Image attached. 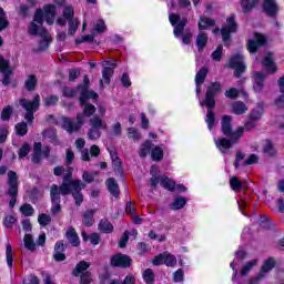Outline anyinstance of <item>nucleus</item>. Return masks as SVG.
Wrapping results in <instances>:
<instances>
[{
    "mask_svg": "<svg viewBox=\"0 0 284 284\" xmlns=\"http://www.w3.org/2000/svg\"><path fill=\"white\" fill-rule=\"evenodd\" d=\"M90 99H93V101H97L99 98H94L92 95H84L79 98V104L80 108H82V113H78L75 115V121L72 118L68 116H62V130H65L69 134H72L74 132H79L85 123V118L87 119H92L94 114L97 113V106L94 104L88 102Z\"/></svg>",
    "mask_w": 284,
    "mask_h": 284,
    "instance_id": "1",
    "label": "nucleus"
},
{
    "mask_svg": "<svg viewBox=\"0 0 284 284\" xmlns=\"http://www.w3.org/2000/svg\"><path fill=\"white\" fill-rule=\"evenodd\" d=\"M83 187V181L72 180V172L67 173L63 176L61 185L52 184L50 189V199H51V214H59L61 212V195L68 196L72 193V190H79Z\"/></svg>",
    "mask_w": 284,
    "mask_h": 284,
    "instance_id": "2",
    "label": "nucleus"
},
{
    "mask_svg": "<svg viewBox=\"0 0 284 284\" xmlns=\"http://www.w3.org/2000/svg\"><path fill=\"white\" fill-rule=\"evenodd\" d=\"M219 92H221V82H211L206 89L204 100L200 102L201 106L205 105L207 108L205 123L210 131L214 130V125H216L214 108H216V94H219Z\"/></svg>",
    "mask_w": 284,
    "mask_h": 284,
    "instance_id": "3",
    "label": "nucleus"
},
{
    "mask_svg": "<svg viewBox=\"0 0 284 284\" xmlns=\"http://www.w3.org/2000/svg\"><path fill=\"white\" fill-rule=\"evenodd\" d=\"M45 14L43 9H37L33 16V21L29 26V34L31 37H50L48 29L43 28Z\"/></svg>",
    "mask_w": 284,
    "mask_h": 284,
    "instance_id": "4",
    "label": "nucleus"
},
{
    "mask_svg": "<svg viewBox=\"0 0 284 284\" xmlns=\"http://www.w3.org/2000/svg\"><path fill=\"white\" fill-rule=\"evenodd\" d=\"M8 186L9 189L7 194L11 197L9 201V207L12 210L17 205V197L19 196V175H17V172H8Z\"/></svg>",
    "mask_w": 284,
    "mask_h": 284,
    "instance_id": "5",
    "label": "nucleus"
},
{
    "mask_svg": "<svg viewBox=\"0 0 284 284\" xmlns=\"http://www.w3.org/2000/svg\"><path fill=\"white\" fill-rule=\"evenodd\" d=\"M227 68L234 70L235 79H241L243 74H245L247 70V65H245V57L241 53H234L227 62Z\"/></svg>",
    "mask_w": 284,
    "mask_h": 284,
    "instance_id": "6",
    "label": "nucleus"
},
{
    "mask_svg": "<svg viewBox=\"0 0 284 284\" xmlns=\"http://www.w3.org/2000/svg\"><path fill=\"white\" fill-rule=\"evenodd\" d=\"M89 123L91 128L88 131V139L90 141H97L101 139V131L100 130H106L108 123L101 119L99 115H94L93 118L89 119Z\"/></svg>",
    "mask_w": 284,
    "mask_h": 284,
    "instance_id": "7",
    "label": "nucleus"
},
{
    "mask_svg": "<svg viewBox=\"0 0 284 284\" xmlns=\"http://www.w3.org/2000/svg\"><path fill=\"white\" fill-rule=\"evenodd\" d=\"M221 132L223 136H233L241 139L243 136V126H239L235 131L232 128V115H223L221 120Z\"/></svg>",
    "mask_w": 284,
    "mask_h": 284,
    "instance_id": "8",
    "label": "nucleus"
},
{
    "mask_svg": "<svg viewBox=\"0 0 284 284\" xmlns=\"http://www.w3.org/2000/svg\"><path fill=\"white\" fill-rule=\"evenodd\" d=\"M133 260L130 255L123 253H115L110 257V265L119 270H130Z\"/></svg>",
    "mask_w": 284,
    "mask_h": 284,
    "instance_id": "9",
    "label": "nucleus"
},
{
    "mask_svg": "<svg viewBox=\"0 0 284 284\" xmlns=\"http://www.w3.org/2000/svg\"><path fill=\"white\" fill-rule=\"evenodd\" d=\"M239 32V23L236 22V16H230L226 18V23L221 29V37H232Z\"/></svg>",
    "mask_w": 284,
    "mask_h": 284,
    "instance_id": "10",
    "label": "nucleus"
},
{
    "mask_svg": "<svg viewBox=\"0 0 284 284\" xmlns=\"http://www.w3.org/2000/svg\"><path fill=\"white\" fill-rule=\"evenodd\" d=\"M240 139H236L234 136H226V138H217L215 140V145L222 154H227V151L233 148V145H236L239 143Z\"/></svg>",
    "mask_w": 284,
    "mask_h": 284,
    "instance_id": "11",
    "label": "nucleus"
},
{
    "mask_svg": "<svg viewBox=\"0 0 284 284\" xmlns=\"http://www.w3.org/2000/svg\"><path fill=\"white\" fill-rule=\"evenodd\" d=\"M262 10L266 17H270V19H276V17H278L280 9L276 0H264L262 3Z\"/></svg>",
    "mask_w": 284,
    "mask_h": 284,
    "instance_id": "12",
    "label": "nucleus"
},
{
    "mask_svg": "<svg viewBox=\"0 0 284 284\" xmlns=\"http://www.w3.org/2000/svg\"><path fill=\"white\" fill-rule=\"evenodd\" d=\"M253 90L255 94H261L263 92V89L265 88V79H267V75L261 71H257L253 73Z\"/></svg>",
    "mask_w": 284,
    "mask_h": 284,
    "instance_id": "13",
    "label": "nucleus"
},
{
    "mask_svg": "<svg viewBox=\"0 0 284 284\" xmlns=\"http://www.w3.org/2000/svg\"><path fill=\"white\" fill-rule=\"evenodd\" d=\"M54 254H53V258L57 263H63V261H65V252L68 250V243L63 242V240H60L58 242H55L54 244Z\"/></svg>",
    "mask_w": 284,
    "mask_h": 284,
    "instance_id": "14",
    "label": "nucleus"
},
{
    "mask_svg": "<svg viewBox=\"0 0 284 284\" xmlns=\"http://www.w3.org/2000/svg\"><path fill=\"white\" fill-rule=\"evenodd\" d=\"M20 105L26 110V112H37L41 105V97L36 94L32 101L22 99L20 100Z\"/></svg>",
    "mask_w": 284,
    "mask_h": 284,
    "instance_id": "15",
    "label": "nucleus"
},
{
    "mask_svg": "<svg viewBox=\"0 0 284 284\" xmlns=\"http://www.w3.org/2000/svg\"><path fill=\"white\" fill-rule=\"evenodd\" d=\"M78 92H80V97H93L99 98V93L90 90V78L84 75L83 83L78 84Z\"/></svg>",
    "mask_w": 284,
    "mask_h": 284,
    "instance_id": "16",
    "label": "nucleus"
},
{
    "mask_svg": "<svg viewBox=\"0 0 284 284\" xmlns=\"http://www.w3.org/2000/svg\"><path fill=\"white\" fill-rule=\"evenodd\" d=\"M264 114H265V103L257 102L256 106L251 110L247 119H251L252 121H255L256 123H258V121L263 119Z\"/></svg>",
    "mask_w": 284,
    "mask_h": 284,
    "instance_id": "17",
    "label": "nucleus"
},
{
    "mask_svg": "<svg viewBox=\"0 0 284 284\" xmlns=\"http://www.w3.org/2000/svg\"><path fill=\"white\" fill-rule=\"evenodd\" d=\"M267 44V38L257 37L255 40L247 41V50L251 54H256L258 52V48H263V45Z\"/></svg>",
    "mask_w": 284,
    "mask_h": 284,
    "instance_id": "18",
    "label": "nucleus"
},
{
    "mask_svg": "<svg viewBox=\"0 0 284 284\" xmlns=\"http://www.w3.org/2000/svg\"><path fill=\"white\" fill-rule=\"evenodd\" d=\"M276 267V260L274 257H268L262 265L258 275L255 278L263 280L265 278V274L272 272Z\"/></svg>",
    "mask_w": 284,
    "mask_h": 284,
    "instance_id": "19",
    "label": "nucleus"
},
{
    "mask_svg": "<svg viewBox=\"0 0 284 284\" xmlns=\"http://www.w3.org/2000/svg\"><path fill=\"white\" fill-rule=\"evenodd\" d=\"M50 43H52V37H43L38 41V47H33L31 50L33 54H41L50 48Z\"/></svg>",
    "mask_w": 284,
    "mask_h": 284,
    "instance_id": "20",
    "label": "nucleus"
},
{
    "mask_svg": "<svg viewBox=\"0 0 284 284\" xmlns=\"http://www.w3.org/2000/svg\"><path fill=\"white\" fill-rule=\"evenodd\" d=\"M42 10L44 12V21H47L48 26H52L54 17H57V6L45 4Z\"/></svg>",
    "mask_w": 284,
    "mask_h": 284,
    "instance_id": "21",
    "label": "nucleus"
},
{
    "mask_svg": "<svg viewBox=\"0 0 284 284\" xmlns=\"http://www.w3.org/2000/svg\"><path fill=\"white\" fill-rule=\"evenodd\" d=\"M106 187L111 196L114 199H121V187H119V183L114 178H109L106 180Z\"/></svg>",
    "mask_w": 284,
    "mask_h": 284,
    "instance_id": "22",
    "label": "nucleus"
},
{
    "mask_svg": "<svg viewBox=\"0 0 284 284\" xmlns=\"http://www.w3.org/2000/svg\"><path fill=\"white\" fill-rule=\"evenodd\" d=\"M209 72L210 70L207 69V67H202L195 74V85L197 87V94H201V88H199V85H203V83H205V79H207Z\"/></svg>",
    "mask_w": 284,
    "mask_h": 284,
    "instance_id": "23",
    "label": "nucleus"
},
{
    "mask_svg": "<svg viewBox=\"0 0 284 284\" xmlns=\"http://www.w3.org/2000/svg\"><path fill=\"white\" fill-rule=\"evenodd\" d=\"M82 185H80V187H78V189L71 187L70 194L73 196V201H74L77 207H81V205L83 204V192H81V191L85 190V187H88V184H85L84 182H82Z\"/></svg>",
    "mask_w": 284,
    "mask_h": 284,
    "instance_id": "24",
    "label": "nucleus"
},
{
    "mask_svg": "<svg viewBox=\"0 0 284 284\" xmlns=\"http://www.w3.org/2000/svg\"><path fill=\"white\" fill-rule=\"evenodd\" d=\"M110 156L115 174L123 176V161H121V158H119V154L116 152H110Z\"/></svg>",
    "mask_w": 284,
    "mask_h": 284,
    "instance_id": "25",
    "label": "nucleus"
},
{
    "mask_svg": "<svg viewBox=\"0 0 284 284\" xmlns=\"http://www.w3.org/2000/svg\"><path fill=\"white\" fill-rule=\"evenodd\" d=\"M65 239L69 241V243L72 245V247H79L81 245V241L79 240V234L77 233V230L72 226H70L65 232Z\"/></svg>",
    "mask_w": 284,
    "mask_h": 284,
    "instance_id": "26",
    "label": "nucleus"
},
{
    "mask_svg": "<svg viewBox=\"0 0 284 284\" xmlns=\"http://www.w3.org/2000/svg\"><path fill=\"white\" fill-rule=\"evenodd\" d=\"M98 230L101 232V234H112L114 232V225H112V222L108 219L100 220L98 224Z\"/></svg>",
    "mask_w": 284,
    "mask_h": 284,
    "instance_id": "27",
    "label": "nucleus"
},
{
    "mask_svg": "<svg viewBox=\"0 0 284 284\" xmlns=\"http://www.w3.org/2000/svg\"><path fill=\"white\" fill-rule=\"evenodd\" d=\"M262 65L265 68L266 71H268L270 74H276L278 72V67H276V62L272 60V57L266 55L262 60Z\"/></svg>",
    "mask_w": 284,
    "mask_h": 284,
    "instance_id": "28",
    "label": "nucleus"
},
{
    "mask_svg": "<svg viewBox=\"0 0 284 284\" xmlns=\"http://www.w3.org/2000/svg\"><path fill=\"white\" fill-rule=\"evenodd\" d=\"M214 26H216V21L205 16H201L197 22V28L200 31L207 30L209 28H214Z\"/></svg>",
    "mask_w": 284,
    "mask_h": 284,
    "instance_id": "29",
    "label": "nucleus"
},
{
    "mask_svg": "<svg viewBox=\"0 0 284 284\" xmlns=\"http://www.w3.org/2000/svg\"><path fill=\"white\" fill-rule=\"evenodd\" d=\"M108 30V26H105V20L99 19L93 24V33L85 34L84 37H94V34H103Z\"/></svg>",
    "mask_w": 284,
    "mask_h": 284,
    "instance_id": "30",
    "label": "nucleus"
},
{
    "mask_svg": "<svg viewBox=\"0 0 284 284\" xmlns=\"http://www.w3.org/2000/svg\"><path fill=\"white\" fill-rule=\"evenodd\" d=\"M160 185L169 192H174V190H176V181L170 179L168 175L160 179Z\"/></svg>",
    "mask_w": 284,
    "mask_h": 284,
    "instance_id": "31",
    "label": "nucleus"
},
{
    "mask_svg": "<svg viewBox=\"0 0 284 284\" xmlns=\"http://www.w3.org/2000/svg\"><path fill=\"white\" fill-rule=\"evenodd\" d=\"M38 83L39 79H37V75L29 74L27 80L24 81V90H27V92H34V90H37Z\"/></svg>",
    "mask_w": 284,
    "mask_h": 284,
    "instance_id": "32",
    "label": "nucleus"
},
{
    "mask_svg": "<svg viewBox=\"0 0 284 284\" xmlns=\"http://www.w3.org/2000/svg\"><path fill=\"white\" fill-rule=\"evenodd\" d=\"M88 270H90V263L82 260L73 268L72 276L79 277L81 274H84V272H88Z\"/></svg>",
    "mask_w": 284,
    "mask_h": 284,
    "instance_id": "33",
    "label": "nucleus"
},
{
    "mask_svg": "<svg viewBox=\"0 0 284 284\" xmlns=\"http://www.w3.org/2000/svg\"><path fill=\"white\" fill-rule=\"evenodd\" d=\"M94 214H97V210L91 209L83 213L82 223L85 227H92L94 225Z\"/></svg>",
    "mask_w": 284,
    "mask_h": 284,
    "instance_id": "34",
    "label": "nucleus"
},
{
    "mask_svg": "<svg viewBox=\"0 0 284 284\" xmlns=\"http://www.w3.org/2000/svg\"><path fill=\"white\" fill-rule=\"evenodd\" d=\"M153 148L154 143H152V141L150 140H146L144 143H142L139 152L140 159H145L148 156V153L152 152Z\"/></svg>",
    "mask_w": 284,
    "mask_h": 284,
    "instance_id": "35",
    "label": "nucleus"
},
{
    "mask_svg": "<svg viewBox=\"0 0 284 284\" xmlns=\"http://www.w3.org/2000/svg\"><path fill=\"white\" fill-rule=\"evenodd\" d=\"M260 1L261 0H242L241 1L242 12H244V14H247V12H252V10H254V8L258 6Z\"/></svg>",
    "mask_w": 284,
    "mask_h": 284,
    "instance_id": "36",
    "label": "nucleus"
},
{
    "mask_svg": "<svg viewBox=\"0 0 284 284\" xmlns=\"http://www.w3.org/2000/svg\"><path fill=\"white\" fill-rule=\"evenodd\" d=\"M247 112V105L242 101H236L232 104V113L241 116V114H245Z\"/></svg>",
    "mask_w": 284,
    "mask_h": 284,
    "instance_id": "37",
    "label": "nucleus"
},
{
    "mask_svg": "<svg viewBox=\"0 0 284 284\" xmlns=\"http://www.w3.org/2000/svg\"><path fill=\"white\" fill-rule=\"evenodd\" d=\"M74 43L75 45H81V43H89L94 48V45H99L101 41L97 40L95 37H82V38H77Z\"/></svg>",
    "mask_w": 284,
    "mask_h": 284,
    "instance_id": "38",
    "label": "nucleus"
},
{
    "mask_svg": "<svg viewBox=\"0 0 284 284\" xmlns=\"http://www.w3.org/2000/svg\"><path fill=\"white\" fill-rule=\"evenodd\" d=\"M256 265H258V260H251L246 262L240 271L241 276H247V274H250L252 268L256 267Z\"/></svg>",
    "mask_w": 284,
    "mask_h": 284,
    "instance_id": "39",
    "label": "nucleus"
},
{
    "mask_svg": "<svg viewBox=\"0 0 284 284\" xmlns=\"http://www.w3.org/2000/svg\"><path fill=\"white\" fill-rule=\"evenodd\" d=\"M6 260L9 270L14 265V256L12 255V244L8 243L6 246Z\"/></svg>",
    "mask_w": 284,
    "mask_h": 284,
    "instance_id": "40",
    "label": "nucleus"
},
{
    "mask_svg": "<svg viewBox=\"0 0 284 284\" xmlns=\"http://www.w3.org/2000/svg\"><path fill=\"white\" fill-rule=\"evenodd\" d=\"M163 156H164L163 148L154 146L151 150V159H152V161L161 162V161H163Z\"/></svg>",
    "mask_w": 284,
    "mask_h": 284,
    "instance_id": "41",
    "label": "nucleus"
},
{
    "mask_svg": "<svg viewBox=\"0 0 284 284\" xmlns=\"http://www.w3.org/2000/svg\"><path fill=\"white\" fill-rule=\"evenodd\" d=\"M260 227H262L263 230H274V227H276V224L270 221V217H267L266 215H262L260 217Z\"/></svg>",
    "mask_w": 284,
    "mask_h": 284,
    "instance_id": "42",
    "label": "nucleus"
},
{
    "mask_svg": "<svg viewBox=\"0 0 284 284\" xmlns=\"http://www.w3.org/2000/svg\"><path fill=\"white\" fill-rule=\"evenodd\" d=\"M142 278L146 284H154L156 275L152 268H146L142 274Z\"/></svg>",
    "mask_w": 284,
    "mask_h": 284,
    "instance_id": "43",
    "label": "nucleus"
},
{
    "mask_svg": "<svg viewBox=\"0 0 284 284\" xmlns=\"http://www.w3.org/2000/svg\"><path fill=\"white\" fill-rule=\"evenodd\" d=\"M24 247L29 250V252H34L37 250V243H34V239H32L31 234L24 235Z\"/></svg>",
    "mask_w": 284,
    "mask_h": 284,
    "instance_id": "44",
    "label": "nucleus"
},
{
    "mask_svg": "<svg viewBox=\"0 0 284 284\" xmlns=\"http://www.w3.org/2000/svg\"><path fill=\"white\" fill-rule=\"evenodd\" d=\"M164 265L166 267H175L176 266V256L172 255V253L165 251L164 252Z\"/></svg>",
    "mask_w": 284,
    "mask_h": 284,
    "instance_id": "45",
    "label": "nucleus"
},
{
    "mask_svg": "<svg viewBox=\"0 0 284 284\" xmlns=\"http://www.w3.org/2000/svg\"><path fill=\"white\" fill-rule=\"evenodd\" d=\"M112 77H114V70L110 67H104L102 70V79L106 85H110Z\"/></svg>",
    "mask_w": 284,
    "mask_h": 284,
    "instance_id": "46",
    "label": "nucleus"
},
{
    "mask_svg": "<svg viewBox=\"0 0 284 284\" xmlns=\"http://www.w3.org/2000/svg\"><path fill=\"white\" fill-rule=\"evenodd\" d=\"M69 30H68V34L69 37H74V34H77V31L79 30V18H75L73 20H69Z\"/></svg>",
    "mask_w": 284,
    "mask_h": 284,
    "instance_id": "47",
    "label": "nucleus"
},
{
    "mask_svg": "<svg viewBox=\"0 0 284 284\" xmlns=\"http://www.w3.org/2000/svg\"><path fill=\"white\" fill-rule=\"evenodd\" d=\"M263 152L264 154H267V156H276V149H274V144L270 140H266L263 146Z\"/></svg>",
    "mask_w": 284,
    "mask_h": 284,
    "instance_id": "48",
    "label": "nucleus"
},
{
    "mask_svg": "<svg viewBox=\"0 0 284 284\" xmlns=\"http://www.w3.org/2000/svg\"><path fill=\"white\" fill-rule=\"evenodd\" d=\"M14 130L18 136H26V134H28V123L19 122L16 124Z\"/></svg>",
    "mask_w": 284,
    "mask_h": 284,
    "instance_id": "49",
    "label": "nucleus"
},
{
    "mask_svg": "<svg viewBox=\"0 0 284 284\" xmlns=\"http://www.w3.org/2000/svg\"><path fill=\"white\" fill-rule=\"evenodd\" d=\"M43 105L44 108H52L59 103V95H49L47 98H43Z\"/></svg>",
    "mask_w": 284,
    "mask_h": 284,
    "instance_id": "50",
    "label": "nucleus"
},
{
    "mask_svg": "<svg viewBox=\"0 0 284 284\" xmlns=\"http://www.w3.org/2000/svg\"><path fill=\"white\" fill-rule=\"evenodd\" d=\"M230 185H231V190H233V192H239V190H243V182H241V180H239V176L230 178Z\"/></svg>",
    "mask_w": 284,
    "mask_h": 284,
    "instance_id": "51",
    "label": "nucleus"
},
{
    "mask_svg": "<svg viewBox=\"0 0 284 284\" xmlns=\"http://www.w3.org/2000/svg\"><path fill=\"white\" fill-rule=\"evenodd\" d=\"M186 204L187 200L185 197H176L171 204V210H183Z\"/></svg>",
    "mask_w": 284,
    "mask_h": 284,
    "instance_id": "52",
    "label": "nucleus"
},
{
    "mask_svg": "<svg viewBox=\"0 0 284 284\" xmlns=\"http://www.w3.org/2000/svg\"><path fill=\"white\" fill-rule=\"evenodd\" d=\"M13 112L14 110L12 109V106L10 105L4 106L1 111V121H10Z\"/></svg>",
    "mask_w": 284,
    "mask_h": 284,
    "instance_id": "53",
    "label": "nucleus"
},
{
    "mask_svg": "<svg viewBox=\"0 0 284 284\" xmlns=\"http://www.w3.org/2000/svg\"><path fill=\"white\" fill-rule=\"evenodd\" d=\"M152 265H154L155 267H161V265H165V252L155 255L152 260Z\"/></svg>",
    "mask_w": 284,
    "mask_h": 284,
    "instance_id": "54",
    "label": "nucleus"
},
{
    "mask_svg": "<svg viewBox=\"0 0 284 284\" xmlns=\"http://www.w3.org/2000/svg\"><path fill=\"white\" fill-rule=\"evenodd\" d=\"M62 17H64V19H67V21H72V20L77 19V18H74V8H72L71 6L64 7Z\"/></svg>",
    "mask_w": 284,
    "mask_h": 284,
    "instance_id": "55",
    "label": "nucleus"
},
{
    "mask_svg": "<svg viewBox=\"0 0 284 284\" xmlns=\"http://www.w3.org/2000/svg\"><path fill=\"white\" fill-rule=\"evenodd\" d=\"M20 212L23 214V216H33L34 207H32L29 203H26L20 206Z\"/></svg>",
    "mask_w": 284,
    "mask_h": 284,
    "instance_id": "56",
    "label": "nucleus"
},
{
    "mask_svg": "<svg viewBox=\"0 0 284 284\" xmlns=\"http://www.w3.org/2000/svg\"><path fill=\"white\" fill-rule=\"evenodd\" d=\"M38 223L42 227H45V225H50V223H52V217L49 214L42 213L38 216Z\"/></svg>",
    "mask_w": 284,
    "mask_h": 284,
    "instance_id": "57",
    "label": "nucleus"
},
{
    "mask_svg": "<svg viewBox=\"0 0 284 284\" xmlns=\"http://www.w3.org/2000/svg\"><path fill=\"white\" fill-rule=\"evenodd\" d=\"M13 70L12 67H10V60L3 59V55H0V73L9 72Z\"/></svg>",
    "mask_w": 284,
    "mask_h": 284,
    "instance_id": "58",
    "label": "nucleus"
},
{
    "mask_svg": "<svg viewBox=\"0 0 284 284\" xmlns=\"http://www.w3.org/2000/svg\"><path fill=\"white\" fill-rule=\"evenodd\" d=\"M128 138L133 141H141V133L135 128L131 126L128 129Z\"/></svg>",
    "mask_w": 284,
    "mask_h": 284,
    "instance_id": "59",
    "label": "nucleus"
},
{
    "mask_svg": "<svg viewBox=\"0 0 284 284\" xmlns=\"http://www.w3.org/2000/svg\"><path fill=\"white\" fill-rule=\"evenodd\" d=\"M211 58L217 62L223 59V44L217 45L216 50L212 52Z\"/></svg>",
    "mask_w": 284,
    "mask_h": 284,
    "instance_id": "60",
    "label": "nucleus"
},
{
    "mask_svg": "<svg viewBox=\"0 0 284 284\" xmlns=\"http://www.w3.org/2000/svg\"><path fill=\"white\" fill-rule=\"evenodd\" d=\"M17 223V217L13 215H6L3 219V225L7 230L12 229V226Z\"/></svg>",
    "mask_w": 284,
    "mask_h": 284,
    "instance_id": "61",
    "label": "nucleus"
},
{
    "mask_svg": "<svg viewBox=\"0 0 284 284\" xmlns=\"http://www.w3.org/2000/svg\"><path fill=\"white\" fill-rule=\"evenodd\" d=\"M226 99H231L234 101V99H239V94H241V91L236 88H231L225 91Z\"/></svg>",
    "mask_w": 284,
    "mask_h": 284,
    "instance_id": "62",
    "label": "nucleus"
},
{
    "mask_svg": "<svg viewBox=\"0 0 284 284\" xmlns=\"http://www.w3.org/2000/svg\"><path fill=\"white\" fill-rule=\"evenodd\" d=\"M28 154H30V144L29 143H24L19 149L18 156H19V159H26V156H28Z\"/></svg>",
    "mask_w": 284,
    "mask_h": 284,
    "instance_id": "63",
    "label": "nucleus"
},
{
    "mask_svg": "<svg viewBox=\"0 0 284 284\" xmlns=\"http://www.w3.org/2000/svg\"><path fill=\"white\" fill-rule=\"evenodd\" d=\"M92 283V272L87 271L80 275V284H91Z\"/></svg>",
    "mask_w": 284,
    "mask_h": 284,
    "instance_id": "64",
    "label": "nucleus"
}]
</instances>
